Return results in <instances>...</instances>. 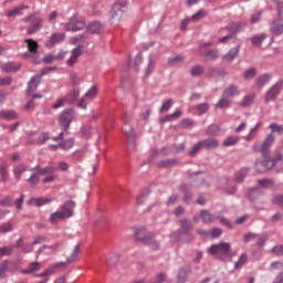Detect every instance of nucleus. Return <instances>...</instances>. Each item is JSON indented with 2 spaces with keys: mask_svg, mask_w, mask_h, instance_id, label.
Masks as SVG:
<instances>
[{
  "mask_svg": "<svg viewBox=\"0 0 283 283\" xmlns=\"http://www.w3.org/2000/svg\"><path fill=\"white\" fill-rule=\"evenodd\" d=\"M240 143V137L230 136L224 139L223 147H233V145H238Z\"/></svg>",
  "mask_w": 283,
  "mask_h": 283,
  "instance_id": "nucleus-42",
  "label": "nucleus"
},
{
  "mask_svg": "<svg viewBox=\"0 0 283 283\" xmlns=\"http://www.w3.org/2000/svg\"><path fill=\"white\" fill-rule=\"evenodd\" d=\"M52 202V199L39 197V198H31L28 201V205L32 206L34 205L35 207H43V205H50Z\"/></svg>",
  "mask_w": 283,
  "mask_h": 283,
  "instance_id": "nucleus-25",
  "label": "nucleus"
},
{
  "mask_svg": "<svg viewBox=\"0 0 283 283\" xmlns=\"http://www.w3.org/2000/svg\"><path fill=\"white\" fill-rule=\"evenodd\" d=\"M10 266H14V262L12 261H3L0 265V280H3L6 277V272L9 271L10 273H14L13 269H10Z\"/></svg>",
  "mask_w": 283,
  "mask_h": 283,
  "instance_id": "nucleus-21",
  "label": "nucleus"
},
{
  "mask_svg": "<svg viewBox=\"0 0 283 283\" xmlns=\"http://www.w3.org/2000/svg\"><path fill=\"white\" fill-rule=\"evenodd\" d=\"M2 72H19L21 64L14 62H8L1 65Z\"/></svg>",
  "mask_w": 283,
  "mask_h": 283,
  "instance_id": "nucleus-26",
  "label": "nucleus"
},
{
  "mask_svg": "<svg viewBox=\"0 0 283 283\" xmlns=\"http://www.w3.org/2000/svg\"><path fill=\"white\" fill-rule=\"evenodd\" d=\"M213 74H219V76H227L226 70H218L216 67H210L208 70V76H213Z\"/></svg>",
  "mask_w": 283,
  "mask_h": 283,
  "instance_id": "nucleus-52",
  "label": "nucleus"
},
{
  "mask_svg": "<svg viewBox=\"0 0 283 283\" xmlns=\"http://www.w3.org/2000/svg\"><path fill=\"white\" fill-rule=\"evenodd\" d=\"M229 251H231V243L229 242L212 244L208 250L210 255H214V258H218L219 260H224V258L229 255Z\"/></svg>",
  "mask_w": 283,
  "mask_h": 283,
  "instance_id": "nucleus-3",
  "label": "nucleus"
},
{
  "mask_svg": "<svg viewBox=\"0 0 283 283\" xmlns=\"http://www.w3.org/2000/svg\"><path fill=\"white\" fill-rule=\"evenodd\" d=\"M270 81H271V75L270 74L261 75L254 84V90H262V87H264V85H266V83L270 82Z\"/></svg>",
  "mask_w": 283,
  "mask_h": 283,
  "instance_id": "nucleus-29",
  "label": "nucleus"
},
{
  "mask_svg": "<svg viewBox=\"0 0 283 283\" xmlns=\"http://www.w3.org/2000/svg\"><path fill=\"white\" fill-rule=\"evenodd\" d=\"M155 67H156V59H154V56H148V61L144 69L145 76H151V72H154Z\"/></svg>",
  "mask_w": 283,
  "mask_h": 283,
  "instance_id": "nucleus-27",
  "label": "nucleus"
},
{
  "mask_svg": "<svg viewBox=\"0 0 283 283\" xmlns=\"http://www.w3.org/2000/svg\"><path fill=\"white\" fill-rule=\"evenodd\" d=\"M40 84H41V75H34L30 80L28 88H27L28 96H30V94H32L33 92H36V90H39Z\"/></svg>",
  "mask_w": 283,
  "mask_h": 283,
  "instance_id": "nucleus-16",
  "label": "nucleus"
},
{
  "mask_svg": "<svg viewBox=\"0 0 283 283\" xmlns=\"http://www.w3.org/2000/svg\"><path fill=\"white\" fill-rule=\"evenodd\" d=\"M226 30H228L230 34H240V32H244V30H247V21L241 20V21L230 22L226 27Z\"/></svg>",
  "mask_w": 283,
  "mask_h": 283,
  "instance_id": "nucleus-8",
  "label": "nucleus"
},
{
  "mask_svg": "<svg viewBox=\"0 0 283 283\" xmlns=\"http://www.w3.org/2000/svg\"><path fill=\"white\" fill-rule=\"evenodd\" d=\"M180 227H181L184 233H189V231H191V229H193V227L191 226V221H189L187 219H182L180 221Z\"/></svg>",
  "mask_w": 283,
  "mask_h": 283,
  "instance_id": "nucleus-47",
  "label": "nucleus"
},
{
  "mask_svg": "<svg viewBox=\"0 0 283 283\" xmlns=\"http://www.w3.org/2000/svg\"><path fill=\"white\" fill-rule=\"evenodd\" d=\"M283 156L282 153L277 151L274 159H265L264 161H256L255 169L259 174H264V171H269V169H273L275 167V163H280Z\"/></svg>",
  "mask_w": 283,
  "mask_h": 283,
  "instance_id": "nucleus-4",
  "label": "nucleus"
},
{
  "mask_svg": "<svg viewBox=\"0 0 283 283\" xmlns=\"http://www.w3.org/2000/svg\"><path fill=\"white\" fill-rule=\"evenodd\" d=\"M61 41H63V38L52 36V38L49 39V41H46V46L48 48H54V45H56V43H61Z\"/></svg>",
  "mask_w": 283,
  "mask_h": 283,
  "instance_id": "nucleus-54",
  "label": "nucleus"
},
{
  "mask_svg": "<svg viewBox=\"0 0 283 283\" xmlns=\"http://www.w3.org/2000/svg\"><path fill=\"white\" fill-rule=\"evenodd\" d=\"M85 17L74 13L73 17L70 18L69 22L65 23L64 30L66 32H81V30H85Z\"/></svg>",
  "mask_w": 283,
  "mask_h": 283,
  "instance_id": "nucleus-2",
  "label": "nucleus"
},
{
  "mask_svg": "<svg viewBox=\"0 0 283 283\" xmlns=\"http://www.w3.org/2000/svg\"><path fill=\"white\" fill-rule=\"evenodd\" d=\"M191 76H202L205 74V66L195 65L190 69Z\"/></svg>",
  "mask_w": 283,
  "mask_h": 283,
  "instance_id": "nucleus-41",
  "label": "nucleus"
},
{
  "mask_svg": "<svg viewBox=\"0 0 283 283\" xmlns=\"http://www.w3.org/2000/svg\"><path fill=\"white\" fill-rule=\"evenodd\" d=\"M19 115L14 111H4V120H17Z\"/></svg>",
  "mask_w": 283,
  "mask_h": 283,
  "instance_id": "nucleus-51",
  "label": "nucleus"
},
{
  "mask_svg": "<svg viewBox=\"0 0 283 283\" xmlns=\"http://www.w3.org/2000/svg\"><path fill=\"white\" fill-rule=\"evenodd\" d=\"M81 96V90L73 88L71 92H69L64 98H66L67 103H76L77 98Z\"/></svg>",
  "mask_w": 283,
  "mask_h": 283,
  "instance_id": "nucleus-30",
  "label": "nucleus"
},
{
  "mask_svg": "<svg viewBox=\"0 0 283 283\" xmlns=\"http://www.w3.org/2000/svg\"><path fill=\"white\" fill-rule=\"evenodd\" d=\"M24 43H27V48L30 52V54H32V61L35 64L41 63V60H39V43H36V41L32 40V39H27L24 40Z\"/></svg>",
  "mask_w": 283,
  "mask_h": 283,
  "instance_id": "nucleus-7",
  "label": "nucleus"
},
{
  "mask_svg": "<svg viewBox=\"0 0 283 283\" xmlns=\"http://www.w3.org/2000/svg\"><path fill=\"white\" fill-rule=\"evenodd\" d=\"M255 101V93H250L245 95L240 102L241 107H251V104Z\"/></svg>",
  "mask_w": 283,
  "mask_h": 283,
  "instance_id": "nucleus-33",
  "label": "nucleus"
},
{
  "mask_svg": "<svg viewBox=\"0 0 283 283\" xmlns=\"http://www.w3.org/2000/svg\"><path fill=\"white\" fill-rule=\"evenodd\" d=\"M223 98H233L235 96H240V88L235 84L229 85L222 94Z\"/></svg>",
  "mask_w": 283,
  "mask_h": 283,
  "instance_id": "nucleus-17",
  "label": "nucleus"
},
{
  "mask_svg": "<svg viewBox=\"0 0 283 283\" xmlns=\"http://www.w3.org/2000/svg\"><path fill=\"white\" fill-rule=\"evenodd\" d=\"M14 251V245H8L0 248V260L2 258H10Z\"/></svg>",
  "mask_w": 283,
  "mask_h": 283,
  "instance_id": "nucleus-35",
  "label": "nucleus"
},
{
  "mask_svg": "<svg viewBox=\"0 0 283 283\" xmlns=\"http://www.w3.org/2000/svg\"><path fill=\"white\" fill-rule=\"evenodd\" d=\"M248 260H249V256H247V254H241L238 262L234 265L235 269H242L247 264Z\"/></svg>",
  "mask_w": 283,
  "mask_h": 283,
  "instance_id": "nucleus-53",
  "label": "nucleus"
},
{
  "mask_svg": "<svg viewBox=\"0 0 283 283\" xmlns=\"http://www.w3.org/2000/svg\"><path fill=\"white\" fill-rule=\"evenodd\" d=\"M182 61H185V56L178 54L168 57L169 65H178V63H182Z\"/></svg>",
  "mask_w": 283,
  "mask_h": 283,
  "instance_id": "nucleus-46",
  "label": "nucleus"
},
{
  "mask_svg": "<svg viewBox=\"0 0 283 283\" xmlns=\"http://www.w3.org/2000/svg\"><path fill=\"white\" fill-rule=\"evenodd\" d=\"M172 105H174V99H168V101H166V102L161 105L159 112H161V113H163V112H169V109H171Z\"/></svg>",
  "mask_w": 283,
  "mask_h": 283,
  "instance_id": "nucleus-60",
  "label": "nucleus"
},
{
  "mask_svg": "<svg viewBox=\"0 0 283 283\" xmlns=\"http://www.w3.org/2000/svg\"><path fill=\"white\" fill-rule=\"evenodd\" d=\"M25 171H28V165L25 164H19L17 166L13 167V176L15 178V180H21L23 174H25Z\"/></svg>",
  "mask_w": 283,
  "mask_h": 283,
  "instance_id": "nucleus-22",
  "label": "nucleus"
},
{
  "mask_svg": "<svg viewBox=\"0 0 283 283\" xmlns=\"http://www.w3.org/2000/svg\"><path fill=\"white\" fill-rule=\"evenodd\" d=\"M260 127H262L261 122L256 123L255 126L250 129V133L245 136V140L248 142L253 140Z\"/></svg>",
  "mask_w": 283,
  "mask_h": 283,
  "instance_id": "nucleus-37",
  "label": "nucleus"
},
{
  "mask_svg": "<svg viewBox=\"0 0 283 283\" xmlns=\"http://www.w3.org/2000/svg\"><path fill=\"white\" fill-rule=\"evenodd\" d=\"M123 4L116 2L111 10V21L112 23H118L123 19Z\"/></svg>",
  "mask_w": 283,
  "mask_h": 283,
  "instance_id": "nucleus-10",
  "label": "nucleus"
},
{
  "mask_svg": "<svg viewBox=\"0 0 283 283\" xmlns=\"http://www.w3.org/2000/svg\"><path fill=\"white\" fill-rule=\"evenodd\" d=\"M81 54H83V45H77L72 50L71 57L66 61V65L72 67L75 63L78 62V56H81Z\"/></svg>",
  "mask_w": 283,
  "mask_h": 283,
  "instance_id": "nucleus-13",
  "label": "nucleus"
},
{
  "mask_svg": "<svg viewBox=\"0 0 283 283\" xmlns=\"http://www.w3.org/2000/svg\"><path fill=\"white\" fill-rule=\"evenodd\" d=\"M147 198H149V189L142 190L136 198V205L138 207H140V205H145V202H147Z\"/></svg>",
  "mask_w": 283,
  "mask_h": 283,
  "instance_id": "nucleus-31",
  "label": "nucleus"
},
{
  "mask_svg": "<svg viewBox=\"0 0 283 283\" xmlns=\"http://www.w3.org/2000/svg\"><path fill=\"white\" fill-rule=\"evenodd\" d=\"M259 185L263 189H271V187H273V180H271V179H260Z\"/></svg>",
  "mask_w": 283,
  "mask_h": 283,
  "instance_id": "nucleus-57",
  "label": "nucleus"
},
{
  "mask_svg": "<svg viewBox=\"0 0 283 283\" xmlns=\"http://www.w3.org/2000/svg\"><path fill=\"white\" fill-rule=\"evenodd\" d=\"M135 238L136 240H138V242H143V244H147L154 251H158V249H160V243H158V241L154 239V234H151L150 232H147L145 228L137 229L135 233Z\"/></svg>",
  "mask_w": 283,
  "mask_h": 283,
  "instance_id": "nucleus-1",
  "label": "nucleus"
},
{
  "mask_svg": "<svg viewBox=\"0 0 283 283\" xmlns=\"http://www.w3.org/2000/svg\"><path fill=\"white\" fill-rule=\"evenodd\" d=\"M272 202L274 205H277V207H281V209H283V195H275L272 198Z\"/></svg>",
  "mask_w": 283,
  "mask_h": 283,
  "instance_id": "nucleus-63",
  "label": "nucleus"
},
{
  "mask_svg": "<svg viewBox=\"0 0 283 283\" xmlns=\"http://www.w3.org/2000/svg\"><path fill=\"white\" fill-rule=\"evenodd\" d=\"M76 112L73 108H66L60 114L59 124L65 132L70 129L72 120H74Z\"/></svg>",
  "mask_w": 283,
  "mask_h": 283,
  "instance_id": "nucleus-5",
  "label": "nucleus"
},
{
  "mask_svg": "<svg viewBox=\"0 0 283 283\" xmlns=\"http://www.w3.org/2000/svg\"><path fill=\"white\" fill-rule=\"evenodd\" d=\"M78 253H81V244H76L73 249V252L67 258L69 264H72V262H76L78 260Z\"/></svg>",
  "mask_w": 283,
  "mask_h": 283,
  "instance_id": "nucleus-36",
  "label": "nucleus"
},
{
  "mask_svg": "<svg viewBox=\"0 0 283 283\" xmlns=\"http://www.w3.org/2000/svg\"><path fill=\"white\" fill-rule=\"evenodd\" d=\"M76 207V202H74L73 200H67L65 201L60 211H62V213L64 214L65 219H70L72 218V216H74V208Z\"/></svg>",
  "mask_w": 283,
  "mask_h": 283,
  "instance_id": "nucleus-12",
  "label": "nucleus"
},
{
  "mask_svg": "<svg viewBox=\"0 0 283 283\" xmlns=\"http://www.w3.org/2000/svg\"><path fill=\"white\" fill-rule=\"evenodd\" d=\"M0 174L3 182L8 181L10 174L8 172V166H6V164L0 166Z\"/></svg>",
  "mask_w": 283,
  "mask_h": 283,
  "instance_id": "nucleus-55",
  "label": "nucleus"
},
{
  "mask_svg": "<svg viewBox=\"0 0 283 283\" xmlns=\"http://www.w3.org/2000/svg\"><path fill=\"white\" fill-rule=\"evenodd\" d=\"M31 171H35L40 176H50L56 171V167L54 166H46L44 168H41L40 165L35 166L34 168L31 169Z\"/></svg>",
  "mask_w": 283,
  "mask_h": 283,
  "instance_id": "nucleus-18",
  "label": "nucleus"
},
{
  "mask_svg": "<svg viewBox=\"0 0 283 283\" xmlns=\"http://www.w3.org/2000/svg\"><path fill=\"white\" fill-rule=\"evenodd\" d=\"M61 244L53 243L52 245H42L38 249V255H41V253H46V255H50V253H56L59 251V248Z\"/></svg>",
  "mask_w": 283,
  "mask_h": 283,
  "instance_id": "nucleus-20",
  "label": "nucleus"
},
{
  "mask_svg": "<svg viewBox=\"0 0 283 283\" xmlns=\"http://www.w3.org/2000/svg\"><path fill=\"white\" fill-rule=\"evenodd\" d=\"M85 98H88L90 101H94L96 96H98V87L96 85L92 86L86 93Z\"/></svg>",
  "mask_w": 283,
  "mask_h": 283,
  "instance_id": "nucleus-40",
  "label": "nucleus"
},
{
  "mask_svg": "<svg viewBox=\"0 0 283 283\" xmlns=\"http://www.w3.org/2000/svg\"><path fill=\"white\" fill-rule=\"evenodd\" d=\"M201 145L206 149H216V148H218L220 143H218L216 138H208V139L201 140Z\"/></svg>",
  "mask_w": 283,
  "mask_h": 283,
  "instance_id": "nucleus-32",
  "label": "nucleus"
},
{
  "mask_svg": "<svg viewBox=\"0 0 283 283\" xmlns=\"http://www.w3.org/2000/svg\"><path fill=\"white\" fill-rule=\"evenodd\" d=\"M72 147H74V139H66V140H63L61 143V148L62 149H72Z\"/></svg>",
  "mask_w": 283,
  "mask_h": 283,
  "instance_id": "nucleus-62",
  "label": "nucleus"
},
{
  "mask_svg": "<svg viewBox=\"0 0 283 283\" xmlns=\"http://www.w3.org/2000/svg\"><path fill=\"white\" fill-rule=\"evenodd\" d=\"M259 196H260V189L259 188H252L248 192V197L250 198V200H255V198H258Z\"/></svg>",
  "mask_w": 283,
  "mask_h": 283,
  "instance_id": "nucleus-64",
  "label": "nucleus"
},
{
  "mask_svg": "<svg viewBox=\"0 0 283 283\" xmlns=\"http://www.w3.org/2000/svg\"><path fill=\"white\" fill-rule=\"evenodd\" d=\"M41 28H43V19L33 18L32 23L29 25L27 30V34H36V32H39Z\"/></svg>",
  "mask_w": 283,
  "mask_h": 283,
  "instance_id": "nucleus-14",
  "label": "nucleus"
},
{
  "mask_svg": "<svg viewBox=\"0 0 283 283\" xmlns=\"http://www.w3.org/2000/svg\"><path fill=\"white\" fill-rule=\"evenodd\" d=\"M281 90H282V84H275L274 86H272L264 96L265 102L269 103L270 101H275Z\"/></svg>",
  "mask_w": 283,
  "mask_h": 283,
  "instance_id": "nucleus-15",
  "label": "nucleus"
},
{
  "mask_svg": "<svg viewBox=\"0 0 283 283\" xmlns=\"http://www.w3.org/2000/svg\"><path fill=\"white\" fill-rule=\"evenodd\" d=\"M65 56H67V52L65 51H60L59 55H53V54H46L42 61L43 63L50 64V63H54V61H63V59H65Z\"/></svg>",
  "mask_w": 283,
  "mask_h": 283,
  "instance_id": "nucleus-19",
  "label": "nucleus"
},
{
  "mask_svg": "<svg viewBox=\"0 0 283 283\" xmlns=\"http://www.w3.org/2000/svg\"><path fill=\"white\" fill-rule=\"evenodd\" d=\"M67 103L66 97L59 98L54 104H52V109H60V107H65Z\"/></svg>",
  "mask_w": 283,
  "mask_h": 283,
  "instance_id": "nucleus-58",
  "label": "nucleus"
},
{
  "mask_svg": "<svg viewBox=\"0 0 283 283\" xmlns=\"http://www.w3.org/2000/svg\"><path fill=\"white\" fill-rule=\"evenodd\" d=\"M238 52H240L238 46L231 49L227 54L223 55V63H232L235 60V56H238Z\"/></svg>",
  "mask_w": 283,
  "mask_h": 283,
  "instance_id": "nucleus-24",
  "label": "nucleus"
},
{
  "mask_svg": "<svg viewBox=\"0 0 283 283\" xmlns=\"http://www.w3.org/2000/svg\"><path fill=\"white\" fill-rule=\"evenodd\" d=\"M255 74H258V71L254 67H251L244 72L243 77L249 81L253 78Z\"/></svg>",
  "mask_w": 283,
  "mask_h": 283,
  "instance_id": "nucleus-59",
  "label": "nucleus"
},
{
  "mask_svg": "<svg viewBox=\"0 0 283 283\" xmlns=\"http://www.w3.org/2000/svg\"><path fill=\"white\" fill-rule=\"evenodd\" d=\"M12 231V223L7 222L0 224V233H10Z\"/></svg>",
  "mask_w": 283,
  "mask_h": 283,
  "instance_id": "nucleus-61",
  "label": "nucleus"
},
{
  "mask_svg": "<svg viewBox=\"0 0 283 283\" xmlns=\"http://www.w3.org/2000/svg\"><path fill=\"white\" fill-rule=\"evenodd\" d=\"M252 45L255 48H263L266 49L273 43L272 36H254L252 38Z\"/></svg>",
  "mask_w": 283,
  "mask_h": 283,
  "instance_id": "nucleus-11",
  "label": "nucleus"
},
{
  "mask_svg": "<svg viewBox=\"0 0 283 283\" xmlns=\"http://www.w3.org/2000/svg\"><path fill=\"white\" fill-rule=\"evenodd\" d=\"M123 132L128 136V138H136V133L134 132V128H132V125L128 123H125L123 126Z\"/></svg>",
  "mask_w": 283,
  "mask_h": 283,
  "instance_id": "nucleus-44",
  "label": "nucleus"
},
{
  "mask_svg": "<svg viewBox=\"0 0 283 283\" xmlns=\"http://www.w3.org/2000/svg\"><path fill=\"white\" fill-rule=\"evenodd\" d=\"M116 262H118V255L116 253H109L106 259L107 265L114 266V264H116Z\"/></svg>",
  "mask_w": 283,
  "mask_h": 283,
  "instance_id": "nucleus-50",
  "label": "nucleus"
},
{
  "mask_svg": "<svg viewBox=\"0 0 283 283\" xmlns=\"http://www.w3.org/2000/svg\"><path fill=\"white\" fill-rule=\"evenodd\" d=\"M39 172H33L31 174V176L27 179V182H29L30 187H36V185H39Z\"/></svg>",
  "mask_w": 283,
  "mask_h": 283,
  "instance_id": "nucleus-45",
  "label": "nucleus"
},
{
  "mask_svg": "<svg viewBox=\"0 0 283 283\" xmlns=\"http://www.w3.org/2000/svg\"><path fill=\"white\" fill-rule=\"evenodd\" d=\"M205 56H206V59H208V61H216L217 59L220 57V52L216 49H212V50L207 51Z\"/></svg>",
  "mask_w": 283,
  "mask_h": 283,
  "instance_id": "nucleus-43",
  "label": "nucleus"
},
{
  "mask_svg": "<svg viewBox=\"0 0 283 283\" xmlns=\"http://www.w3.org/2000/svg\"><path fill=\"white\" fill-rule=\"evenodd\" d=\"M275 143V135L273 133L269 134L265 139L263 140L260 151L264 156V158H269V155L271 154V147Z\"/></svg>",
  "mask_w": 283,
  "mask_h": 283,
  "instance_id": "nucleus-6",
  "label": "nucleus"
},
{
  "mask_svg": "<svg viewBox=\"0 0 283 283\" xmlns=\"http://www.w3.org/2000/svg\"><path fill=\"white\" fill-rule=\"evenodd\" d=\"M49 220H50L51 224H59V222H61V220H67V219L65 218V214L62 213L61 210H57V211L51 213Z\"/></svg>",
  "mask_w": 283,
  "mask_h": 283,
  "instance_id": "nucleus-28",
  "label": "nucleus"
},
{
  "mask_svg": "<svg viewBox=\"0 0 283 283\" xmlns=\"http://www.w3.org/2000/svg\"><path fill=\"white\" fill-rule=\"evenodd\" d=\"M220 133V127L218 125H210L207 129H206V134L208 136H218V134Z\"/></svg>",
  "mask_w": 283,
  "mask_h": 283,
  "instance_id": "nucleus-48",
  "label": "nucleus"
},
{
  "mask_svg": "<svg viewBox=\"0 0 283 283\" xmlns=\"http://www.w3.org/2000/svg\"><path fill=\"white\" fill-rule=\"evenodd\" d=\"M229 97L222 96V98L214 105V107H219L220 109H224V107H229L231 105V101L228 99Z\"/></svg>",
  "mask_w": 283,
  "mask_h": 283,
  "instance_id": "nucleus-49",
  "label": "nucleus"
},
{
  "mask_svg": "<svg viewBox=\"0 0 283 283\" xmlns=\"http://www.w3.org/2000/svg\"><path fill=\"white\" fill-rule=\"evenodd\" d=\"M273 27L270 29L272 34H283V23L282 24H275V21L273 22Z\"/></svg>",
  "mask_w": 283,
  "mask_h": 283,
  "instance_id": "nucleus-56",
  "label": "nucleus"
},
{
  "mask_svg": "<svg viewBox=\"0 0 283 283\" xmlns=\"http://www.w3.org/2000/svg\"><path fill=\"white\" fill-rule=\"evenodd\" d=\"M84 28L87 34H105V27H103V23L98 20L88 23Z\"/></svg>",
  "mask_w": 283,
  "mask_h": 283,
  "instance_id": "nucleus-9",
  "label": "nucleus"
},
{
  "mask_svg": "<svg viewBox=\"0 0 283 283\" xmlns=\"http://www.w3.org/2000/svg\"><path fill=\"white\" fill-rule=\"evenodd\" d=\"M205 17H207V11L201 9L193 13L192 17H190V20L192 23H196L198 21H201V19H205Z\"/></svg>",
  "mask_w": 283,
  "mask_h": 283,
  "instance_id": "nucleus-39",
  "label": "nucleus"
},
{
  "mask_svg": "<svg viewBox=\"0 0 283 283\" xmlns=\"http://www.w3.org/2000/svg\"><path fill=\"white\" fill-rule=\"evenodd\" d=\"M28 9V6L15 7L7 12V17H19L23 14V10Z\"/></svg>",
  "mask_w": 283,
  "mask_h": 283,
  "instance_id": "nucleus-34",
  "label": "nucleus"
},
{
  "mask_svg": "<svg viewBox=\"0 0 283 283\" xmlns=\"http://www.w3.org/2000/svg\"><path fill=\"white\" fill-rule=\"evenodd\" d=\"M36 271H41V263L33 262L27 269L20 271L22 275H32V273H36Z\"/></svg>",
  "mask_w": 283,
  "mask_h": 283,
  "instance_id": "nucleus-23",
  "label": "nucleus"
},
{
  "mask_svg": "<svg viewBox=\"0 0 283 283\" xmlns=\"http://www.w3.org/2000/svg\"><path fill=\"white\" fill-rule=\"evenodd\" d=\"M201 218L205 224H211L213 223V220H216V218L207 210L201 211Z\"/></svg>",
  "mask_w": 283,
  "mask_h": 283,
  "instance_id": "nucleus-38",
  "label": "nucleus"
}]
</instances>
